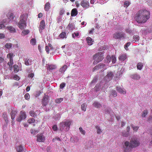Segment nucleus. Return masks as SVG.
Returning <instances> with one entry per match:
<instances>
[{
  "label": "nucleus",
  "mask_w": 152,
  "mask_h": 152,
  "mask_svg": "<svg viewBox=\"0 0 152 152\" xmlns=\"http://www.w3.org/2000/svg\"><path fill=\"white\" fill-rule=\"evenodd\" d=\"M77 11L76 9L74 8L71 11V15L72 16H76L77 14Z\"/></svg>",
  "instance_id": "nucleus-16"
},
{
  "label": "nucleus",
  "mask_w": 152,
  "mask_h": 152,
  "mask_svg": "<svg viewBox=\"0 0 152 152\" xmlns=\"http://www.w3.org/2000/svg\"><path fill=\"white\" fill-rule=\"evenodd\" d=\"M30 43L32 45H35L36 43V41L35 39L34 38L31 39L30 41Z\"/></svg>",
  "instance_id": "nucleus-44"
},
{
  "label": "nucleus",
  "mask_w": 152,
  "mask_h": 152,
  "mask_svg": "<svg viewBox=\"0 0 152 152\" xmlns=\"http://www.w3.org/2000/svg\"><path fill=\"white\" fill-rule=\"evenodd\" d=\"M63 100V98H60L58 99H56L55 100V102L56 103H60Z\"/></svg>",
  "instance_id": "nucleus-32"
},
{
  "label": "nucleus",
  "mask_w": 152,
  "mask_h": 152,
  "mask_svg": "<svg viewBox=\"0 0 152 152\" xmlns=\"http://www.w3.org/2000/svg\"><path fill=\"white\" fill-rule=\"evenodd\" d=\"M50 7V3L49 2H47L45 5L44 9L46 11H48L49 10Z\"/></svg>",
  "instance_id": "nucleus-24"
},
{
  "label": "nucleus",
  "mask_w": 152,
  "mask_h": 152,
  "mask_svg": "<svg viewBox=\"0 0 152 152\" xmlns=\"http://www.w3.org/2000/svg\"><path fill=\"white\" fill-rule=\"evenodd\" d=\"M98 65L99 68V69H101L104 67L105 65L104 64L100 63L98 64Z\"/></svg>",
  "instance_id": "nucleus-53"
},
{
  "label": "nucleus",
  "mask_w": 152,
  "mask_h": 152,
  "mask_svg": "<svg viewBox=\"0 0 152 152\" xmlns=\"http://www.w3.org/2000/svg\"><path fill=\"white\" fill-rule=\"evenodd\" d=\"M132 79L134 80H138L140 79V77L139 75L137 74H134L131 75Z\"/></svg>",
  "instance_id": "nucleus-18"
},
{
  "label": "nucleus",
  "mask_w": 152,
  "mask_h": 152,
  "mask_svg": "<svg viewBox=\"0 0 152 152\" xmlns=\"http://www.w3.org/2000/svg\"><path fill=\"white\" fill-rule=\"evenodd\" d=\"M2 117L5 121H8V118L7 113L5 112H4L2 113Z\"/></svg>",
  "instance_id": "nucleus-27"
},
{
  "label": "nucleus",
  "mask_w": 152,
  "mask_h": 152,
  "mask_svg": "<svg viewBox=\"0 0 152 152\" xmlns=\"http://www.w3.org/2000/svg\"><path fill=\"white\" fill-rule=\"evenodd\" d=\"M87 107V105L86 104H83L81 105V110L84 111H85L86 110Z\"/></svg>",
  "instance_id": "nucleus-29"
},
{
  "label": "nucleus",
  "mask_w": 152,
  "mask_h": 152,
  "mask_svg": "<svg viewBox=\"0 0 152 152\" xmlns=\"http://www.w3.org/2000/svg\"><path fill=\"white\" fill-rule=\"evenodd\" d=\"M104 52H99L96 53L93 56V58L95 59L97 58V59L94 61L93 62V64L95 65L97 63L101 61L104 58L103 55Z\"/></svg>",
  "instance_id": "nucleus-3"
},
{
  "label": "nucleus",
  "mask_w": 152,
  "mask_h": 152,
  "mask_svg": "<svg viewBox=\"0 0 152 152\" xmlns=\"http://www.w3.org/2000/svg\"><path fill=\"white\" fill-rule=\"evenodd\" d=\"M96 128L97 129V133L98 134H99L101 133L102 131L100 129L99 127L98 126H96Z\"/></svg>",
  "instance_id": "nucleus-47"
},
{
  "label": "nucleus",
  "mask_w": 152,
  "mask_h": 152,
  "mask_svg": "<svg viewBox=\"0 0 152 152\" xmlns=\"http://www.w3.org/2000/svg\"><path fill=\"white\" fill-rule=\"evenodd\" d=\"M113 76L114 75L112 72H108L107 75L104 77V80L106 81H109L112 79Z\"/></svg>",
  "instance_id": "nucleus-6"
},
{
  "label": "nucleus",
  "mask_w": 152,
  "mask_h": 152,
  "mask_svg": "<svg viewBox=\"0 0 152 152\" xmlns=\"http://www.w3.org/2000/svg\"><path fill=\"white\" fill-rule=\"evenodd\" d=\"M125 35V33L122 32H117L113 34V37L115 39H120L122 38H124Z\"/></svg>",
  "instance_id": "nucleus-8"
},
{
  "label": "nucleus",
  "mask_w": 152,
  "mask_h": 152,
  "mask_svg": "<svg viewBox=\"0 0 152 152\" xmlns=\"http://www.w3.org/2000/svg\"><path fill=\"white\" fill-rule=\"evenodd\" d=\"M5 26L4 25V24H0V29H2V28H5Z\"/></svg>",
  "instance_id": "nucleus-63"
},
{
  "label": "nucleus",
  "mask_w": 152,
  "mask_h": 152,
  "mask_svg": "<svg viewBox=\"0 0 152 152\" xmlns=\"http://www.w3.org/2000/svg\"><path fill=\"white\" fill-rule=\"evenodd\" d=\"M132 128L133 130L135 131H137L139 128V127L138 126H134L133 125H132Z\"/></svg>",
  "instance_id": "nucleus-51"
},
{
  "label": "nucleus",
  "mask_w": 152,
  "mask_h": 152,
  "mask_svg": "<svg viewBox=\"0 0 152 152\" xmlns=\"http://www.w3.org/2000/svg\"><path fill=\"white\" fill-rule=\"evenodd\" d=\"M14 71L15 72H18L19 70V67L17 65H15L13 66Z\"/></svg>",
  "instance_id": "nucleus-28"
},
{
  "label": "nucleus",
  "mask_w": 152,
  "mask_h": 152,
  "mask_svg": "<svg viewBox=\"0 0 152 152\" xmlns=\"http://www.w3.org/2000/svg\"><path fill=\"white\" fill-rule=\"evenodd\" d=\"M52 129L54 131H57L58 129L57 125H54L52 127Z\"/></svg>",
  "instance_id": "nucleus-59"
},
{
  "label": "nucleus",
  "mask_w": 152,
  "mask_h": 152,
  "mask_svg": "<svg viewBox=\"0 0 152 152\" xmlns=\"http://www.w3.org/2000/svg\"><path fill=\"white\" fill-rule=\"evenodd\" d=\"M45 23L44 20H42L40 22L39 27V31L40 32V30L42 31L45 29Z\"/></svg>",
  "instance_id": "nucleus-11"
},
{
  "label": "nucleus",
  "mask_w": 152,
  "mask_h": 152,
  "mask_svg": "<svg viewBox=\"0 0 152 152\" xmlns=\"http://www.w3.org/2000/svg\"><path fill=\"white\" fill-rule=\"evenodd\" d=\"M17 112L16 111L12 110L11 113L10 115L11 116V118L12 120H14L15 118L16 114L17 113Z\"/></svg>",
  "instance_id": "nucleus-25"
},
{
  "label": "nucleus",
  "mask_w": 152,
  "mask_h": 152,
  "mask_svg": "<svg viewBox=\"0 0 152 152\" xmlns=\"http://www.w3.org/2000/svg\"><path fill=\"white\" fill-rule=\"evenodd\" d=\"M93 105L94 107L97 108H100L102 107L101 104L100 103L96 102H95L94 103Z\"/></svg>",
  "instance_id": "nucleus-21"
},
{
  "label": "nucleus",
  "mask_w": 152,
  "mask_h": 152,
  "mask_svg": "<svg viewBox=\"0 0 152 152\" xmlns=\"http://www.w3.org/2000/svg\"><path fill=\"white\" fill-rule=\"evenodd\" d=\"M143 66V64L142 63L140 62L137 65V68L138 69L141 70Z\"/></svg>",
  "instance_id": "nucleus-23"
},
{
  "label": "nucleus",
  "mask_w": 152,
  "mask_h": 152,
  "mask_svg": "<svg viewBox=\"0 0 152 152\" xmlns=\"http://www.w3.org/2000/svg\"><path fill=\"white\" fill-rule=\"evenodd\" d=\"M29 30H24L22 32V35H26L29 33Z\"/></svg>",
  "instance_id": "nucleus-35"
},
{
  "label": "nucleus",
  "mask_w": 152,
  "mask_h": 152,
  "mask_svg": "<svg viewBox=\"0 0 152 152\" xmlns=\"http://www.w3.org/2000/svg\"><path fill=\"white\" fill-rule=\"evenodd\" d=\"M150 15L149 12L147 10L141 9L136 14L134 17V19L138 23H145L149 18Z\"/></svg>",
  "instance_id": "nucleus-1"
},
{
  "label": "nucleus",
  "mask_w": 152,
  "mask_h": 152,
  "mask_svg": "<svg viewBox=\"0 0 152 152\" xmlns=\"http://www.w3.org/2000/svg\"><path fill=\"white\" fill-rule=\"evenodd\" d=\"M100 87V84H97L94 87V89L96 91H97L99 90Z\"/></svg>",
  "instance_id": "nucleus-37"
},
{
  "label": "nucleus",
  "mask_w": 152,
  "mask_h": 152,
  "mask_svg": "<svg viewBox=\"0 0 152 152\" xmlns=\"http://www.w3.org/2000/svg\"><path fill=\"white\" fill-rule=\"evenodd\" d=\"M140 144V142L137 138H132L130 143L129 141H126L124 143L125 146L124 147V152H129L130 150V148L136 147Z\"/></svg>",
  "instance_id": "nucleus-2"
},
{
  "label": "nucleus",
  "mask_w": 152,
  "mask_h": 152,
  "mask_svg": "<svg viewBox=\"0 0 152 152\" xmlns=\"http://www.w3.org/2000/svg\"><path fill=\"white\" fill-rule=\"evenodd\" d=\"M69 30H72L74 28L73 25L72 24L69 23L67 27Z\"/></svg>",
  "instance_id": "nucleus-30"
},
{
  "label": "nucleus",
  "mask_w": 152,
  "mask_h": 152,
  "mask_svg": "<svg viewBox=\"0 0 152 152\" xmlns=\"http://www.w3.org/2000/svg\"><path fill=\"white\" fill-rule=\"evenodd\" d=\"M24 18L23 16L20 17V20L18 24V27L21 30L23 29L26 26V23L24 19Z\"/></svg>",
  "instance_id": "nucleus-5"
},
{
  "label": "nucleus",
  "mask_w": 152,
  "mask_h": 152,
  "mask_svg": "<svg viewBox=\"0 0 152 152\" xmlns=\"http://www.w3.org/2000/svg\"><path fill=\"white\" fill-rule=\"evenodd\" d=\"M99 69V68L98 66L97 65L92 70L93 72H94L96 70H98Z\"/></svg>",
  "instance_id": "nucleus-57"
},
{
  "label": "nucleus",
  "mask_w": 152,
  "mask_h": 152,
  "mask_svg": "<svg viewBox=\"0 0 152 152\" xmlns=\"http://www.w3.org/2000/svg\"><path fill=\"white\" fill-rule=\"evenodd\" d=\"M13 78L15 80H18L20 79L19 77L17 75H15L13 76Z\"/></svg>",
  "instance_id": "nucleus-54"
},
{
  "label": "nucleus",
  "mask_w": 152,
  "mask_h": 152,
  "mask_svg": "<svg viewBox=\"0 0 152 152\" xmlns=\"http://www.w3.org/2000/svg\"><path fill=\"white\" fill-rule=\"evenodd\" d=\"M79 130L81 134L84 135H85L86 132L81 127H80L79 128Z\"/></svg>",
  "instance_id": "nucleus-40"
},
{
  "label": "nucleus",
  "mask_w": 152,
  "mask_h": 152,
  "mask_svg": "<svg viewBox=\"0 0 152 152\" xmlns=\"http://www.w3.org/2000/svg\"><path fill=\"white\" fill-rule=\"evenodd\" d=\"M67 68V66L66 65H64L59 69V72L61 73H64Z\"/></svg>",
  "instance_id": "nucleus-14"
},
{
  "label": "nucleus",
  "mask_w": 152,
  "mask_h": 152,
  "mask_svg": "<svg viewBox=\"0 0 152 152\" xmlns=\"http://www.w3.org/2000/svg\"><path fill=\"white\" fill-rule=\"evenodd\" d=\"M44 140V137H43L42 135L41 134H38L37 139V141L39 142H43Z\"/></svg>",
  "instance_id": "nucleus-13"
},
{
  "label": "nucleus",
  "mask_w": 152,
  "mask_h": 152,
  "mask_svg": "<svg viewBox=\"0 0 152 152\" xmlns=\"http://www.w3.org/2000/svg\"><path fill=\"white\" fill-rule=\"evenodd\" d=\"M13 54L12 53H10L8 54L7 55V58H9L10 59H13Z\"/></svg>",
  "instance_id": "nucleus-45"
},
{
  "label": "nucleus",
  "mask_w": 152,
  "mask_h": 152,
  "mask_svg": "<svg viewBox=\"0 0 152 152\" xmlns=\"http://www.w3.org/2000/svg\"><path fill=\"white\" fill-rule=\"evenodd\" d=\"M116 90L122 94H125L126 93V91L124 90L120 87H116Z\"/></svg>",
  "instance_id": "nucleus-15"
},
{
  "label": "nucleus",
  "mask_w": 152,
  "mask_h": 152,
  "mask_svg": "<svg viewBox=\"0 0 152 152\" xmlns=\"http://www.w3.org/2000/svg\"><path fill=\"white\" fill-rule=\"evenodd\" d=\"M133 38L134 40V42H137L139 40L140 37L138 35H134L133 37Z\"/></svg>",
  "instance_id": "nucleus-34"
},
{
  "label": "nucleus",
  "mask_w": 152,
  "mask_h": 152,
  "mask_svg": "<svg viewBox=\"0 0 152 152\" xmlns=\"http://www.w3.org/2000/svg\"><path fill=\"white\" fill-rule=\"evenodd\" d=\"M5 37V35L3 34L0 33V39L4 38Z\"/></svg>",
  "instance_id": "nucleus-62"
},
{
  "label": "nucleus",
  "mask_w": 152,
  "mask_h": 152,
  "mask_svg": "<svg viewBox=\"0 0 152 152\" xmlns=\"http://www.w3.org/2000/svg\"><path fill=\"white\" fill-rule=\"evenodd\" d=\"M106 59H107V62H110L111 60L110 56H107L106 57Z\"/></svg>",
  "instance_id": "nucleus-55"
},
{
  "label": "nucleus",
  "mask_w": 152,
  "mask_h": 152,
  "mask_svg": "<svg viewBox=\"0 0 152 152\" xmlns=\"http://www.w3.org/2000/svg\"><path fill=\"white\" fill-rule=\"evenodd\" d=\"M48 96L47 95L43 97L42 103V106H46L48 103Z\"/></svg>",
  "instance_id": "nucleus-9"
},
{
  "label": "nucleus",
  "mask_w": 152,
  "mask_h": 152,
  "mask_svg": "<svg viewBox=\"0 0 152 152\" xmlns=\"http://www.w3.org/2000/svg\"><path fill=\"white\" fill-rule=\"evenodd\" d=\"M29 114L30 115L34 117L37 116V114L34 111L31 110L29 112Z\"/></svg>",
  "instance_id": "nucleus-31"
},
{
  "label": "nucleus",
  "mask_w": 152,
  "mask_h": 152,
  "mask_svg": "<svg viewBox=\"0 0 152 152\" xmlns=\"http://www.w3.org/2000/svg\"><path fill=\"white\" fill-rule=\"evenodd\" d=\"M16 151L17 152H22L24 150L23 148L21 145H20L16 148Z\"/></svg>",
  "instance_id": "nucleus-17"
},
{
  "label": "nucleus",
  "mask_w": 152,
  "mask_h": 152,
  "mask_svg": "<svg viewBox=\"0 0 152 152\" xmlns=\"http://www.w3.org/2000/svg\"><path fill=\"white\" fill-rule=\"evenodd\" d=\"M56 140L59 141H61V139L59 137H56L55 138H53V139L52 141L53 142H55Z\"/></svg>",
  "instance_id": "nucleus-61"
},
{
  "label": "nucleus",
  "mask_w": 152,
  "mask_h": 152,
  "mask_svg": "<svg viewBox=\"0 0 152 152\" xmlns=\"http://www.w3.org/2000/svg\"><path fill=\"white\" fill-rule=\"evenodd\" d=\"M26 118V115L25 112L21 111L20 112L19 116L18 117L16 120L17 121L20 122L22 120L25 119Z\"/></svg>",
  "instance_id": "nucleus-7"
},
{
  "label": "nucleus",
  "mask_w": 152,
  "mask_h": 152,
  "mask_svg": "<svg viewBox=\"0 0 152 152\" xmlns=\"http://www.w3.org/2000/svg\"><path fill=\"white\" fill-rule=\"evenodd\" d=\"M112 59V62L113 63H115L116 61V59L115 56H112L111 57Z\"/></svg>",
  "instance_id": "nucleus-56"
},
{
  "label": "nucleus",
  "mask_w": 152,
  "mask_h": 152,
  "mask_svg": "<svg viewBox=\"0 0 152 152\" xmlns=\"http://www.w3.org/2000/svg\"><path fill=\"white\" fill-rule=\"evenodd\" d=\"M8 17L9 19L10 20H12L14 18L15 16L12 13H10L9 15H8Z\"/></svg>",
  "instance_id": "nucleus-36"
},
{
  "label": "nucleus",
  "mask_w": 152,
  "mask_h": 152,
  "mask_svg": "<svg viewBox=\"0 0 152 152\" xmlns=\"http://www.w3.org/2000/svg\"><path fill=\"white\" fill-rule=\"evenodd\" d=\"M122 135L124 137H127L129 135V133L127 132H123L122 133Z\"/></svg>",
  "instance_id": "nucleus-48"
},
{
  "label": "nucleus",
  "mask_w": 152,
  "mask_h": 152,
  "mask_svg": "<svg viewBox=\"0 0 152 152\" xmlns=\"http://www.w3.org/2000/svg\"><path fill=\"white\" fill-rule=\"evenodd\" d=\"M24 64L26 66H29L31 64L32 62V60L30 58H27L25 59Z\"/></svg>",
  "instance_id": "nucleus-12"
},
{
  "label": "nucleus",
  "mask_w": 152,
  "mask_h": 152,
  "mask_svg": "<svg viewBox=\"0 0 152 152\" xmlns=\"http://www.w3.org/2000/svg\"><path fill=\"white\" fill-rule=\"evenodd\" d=\"M65 83H62L60 85V86H59L60 88L61 89L65 87Z\"/></svg>",
  "instance_id": "nucleus-58"
},
{
  "label": "nucleus",
  "mask_w": 152,
  "mask_h": 152,
  "mask_svg": "<svg viewBox=\"0 0 152 152\" xmlns=\"http://www.w3.org/2000/svg\"><path fill=\"white\" fill-rule=\"evenodd\" d=\"M127 58L125 54L121 55L118 57L119 60L121 61H124Z\"/></svg>",
  "instance_id": "nucleus-20"
},
{
  "label": "nucleus",
  "mask_w": 152,
  "mask_h": 152,
  "mask_svg": "<svg viewBox=\"0 0 152 152\" xmlns=\"http://www.w3.org/2000/svg\"><path fill=\"white\" fill-rule=\"evenodd\" d=\"M148 111L146 110H144L142 113V117H145L146 115H147L148 113Z\"/></svg>",
  "instance_id": "nucleus-46"
},
{
  "label": "nucleus",
  "mask_w": 152,
  "mask_h": 152,
  "mask_svg": "<svg viewBox=\"0 0 152 152\" xmlns=\"http://www.w3.org/2000/svg\"><path fill=\"white\" fill-rule=\"evenodd\" d=\"M130 2L128 1H125L124 3V7H127L129 5Z\"/></svg>",
  "instance_id": "nucleus-41"
},
{
  "label": "nucleus",
  "mask_w": 152,
  "mask_h": 152,
  "mask_svg": "<svg viewBox=\"0 0 152 152\" xmlns=\"http://www.w3.org/2000/svg\"><path fill=\"white\" fill-rule=\"evenodd\" d=\"M24 97L27 100L29 99L30 98V95L28 93L24 95Z\"/></svg>",
  "instance_id": "nucleus-52"
},
{
  "label": "nucleus",
  "mask_w": 152,
  "mask_h": 152,
  "mask_svg": "<svg viewBox=\"0 0 152 152\" xmlns=\"http://www.w3.org/2000/svg\"><path fill=\"white\" fill-rule=\"evenodd\" d=\"M34 76V74L33 73H31L30 74L28 75V77H31V78H32Z\"/></svg>",
  "instance_id": "nucleus-64"
},
{
  "label": "nucleus",
  "mask_w": 152,
  "mask_h": 152,
  "mask_svg": "<svg viewBox=\"0 0 152 152\" xmlns=\"http://www.w3.org/2000/svg\"><path fill=\"white\" fill-rule=\"evenodd\" d=\"M12 46V44L11 43H7L5 45V47L8 49H9L11 48Z\"/></svg>",
  "instance_id": "nucleus-38"
},
{
  "label": "nucleus",
  "mask_w": 152,
  "mask_h": 152,
  "mask_svg": "<svg viewBox=\"0 0 152 152\" xmlns=\"http://www.w3.org/2000/svg\"><path fill=\"white\" fill-rule=\"evenodd\" d=\"M131 44V43L130 42H129L126 43L124 46L125 49L126 50H128V47H129Z\"/></svg>",
  "instance_id": "nucleus-43"
},
{
  "label": "nucleus",
  "mask_w": 152,
  "mask_h": 152,
  "mask_svg": "<svg viewBox=\"0 0 152 152\" xmlns=\"http://www.w3.org/2000/svg\"><path fill=\"white\" fill-rule=\"evenodd\" d=\"M48 69L50 70H53L55 69L56 68V66L55 65H50L48 67Z\"/></svg>",
  "instance_id": "nucleus-39"
},
{
  "label": "nucleus",
  "mask_w": 152,
  "mask_h": 152,
  "mask_svg": "<svg viewBox=\"0 0 152 152\" xmlns=\"http://www.w3.org/2000/svg\"><path fill=\"white\" fill-rule=\"evenodd\" d=\"M6 28L9 30L11 33H14L16 32L15 29L11 26H7Z\"/></svg>",
  "instance_id": "nucleus-19"
},
{
  "label": "nucleus",
  "mask_w": 152,
  "mask_h": 152,
  "mask_svg": "<svg viewBox=\"0 0 152 152\" xmlns=\"http://www.w3.org/2000/svg\"><path fill=\"white\" fill-rule=\"evenodd\" d=\"M71 122H72L70 121H66L60 123V130L62 131L66 127V130L68 131L69 129L70 126Z\"/></svg>",
  "instance_id": "nucleus-4"
},
{
  "label": "nucleus",
  "mask_w": 152,
  "mask_h": 152,
  "mask_svg": "<svg viewBox=\"0 0 152 152\" xmlns=\"http://www.w3.org/2000/svg\"><path fill=\"white\" fill-rule=\"evenodd\" d=\"M60 38L62 39H64L66 37V34L65 32H62L59 35Z\"/></svg>",
  "instance_id": "nucleus-26"
},
{
  "label": "nucleus",
  "mask_w": 152,
  "mask_h": 152,
  "mask_svg": "<svg viewBox=\"0 0 152 152\" xmlns=\"http://www.w3.org/2000/svg\"><path fill=\"white\" fill-rule=\"evenodd\" d=\"M35 121V120L33 118H30L27 121L28 122L29 124H32L34 123Z\"/></svg>",
  "instance_id": "nucleus-33"
},
{
  "label": "nucleus",
  "mask_w": 152,
  "mask_h": 152,
  "mask_svg": "<svg viewBox=\"0 0 152 152\" xmlns=\"http://www.w3.org/2000/svg\"><path fill=\"white\" fill-rule=\"evenodd\" d=\"M64 12L65 11L64 9H61V10H60L59 12L60 15H62L64 14Z\"/></svg>",
  "instance_id": "nucleus-60"
},
{
  "label": "nucleus",
  "mask_w": 152,
  "mask_h": 152,
  "mask_svg": "<svg viewBox=\"0 0 152 152\" xmlns=\"http://www.w3.org/2000/svg\"><path fill=\"white\" fill-rule=\"evenodd\" d=\"M111 94L114 97H116L117 96V93L115 90H113L111 91Z\"/></svg>",
  "instance_id": "nucleus-49"
},
{
  "label": "nucleus",
  "mask_w": 152,
  "mask_h": 152,
  "mask_svg": "<svg viewBox=\"0 0 152 152\" xmlns=\"http://www.w3.org/2000/svg\"><path fill=\"white\" fill-rule=\"evenodd\" d=\"M13 59H10V61L8 62L7 64L10 66H12L13 64Z\"/></svg>",
  "instance_id": "nucleus-42"
},
{
  "label": "nucleus",
  "mask_w": 152,
  "mask_h": 152,
  "mask_svg": "<svg viewBox=\"0 0 152 152\" xmlns=\"http://www.w3.org/2000/svg\"><path fill=\"white\" fill-rule=\"evenodd\" d=\"M86 40L88 45H91L93 44V41L91 37H87Z\"/></svg>",
  "instance_id": "nucleus-22"
},
{
  "label": "nucleus",
  "mask_w": 152,
  "mask_h": 152,
  "mask_svg": "<svg viewBox=\"0 0 152 152\" xmlns=\"http://www.w3.org/2000/svg\"><path fill=\"white\" fill-rule=\"evenodd\" d=\"M79 35V33L77 32H74L73 34H72V37L74 38L75 37H77Z\"/></svg>",
  "instance_id": "nucleus-50"
},
{
  "label": "nucleus",
  "mask_w": 152,
  "mask_h": 152,
  "mask_svg": "<svg viewBox=\"0 0 152 152\" xmlns=\"http://www.w3.org/2000/svg\"><path fill=\"white\" fill-rule=\"evenodd\" d=\"M81 5L84 8H88L89 7V3L88 1L86 0H83L81 1Z\"/></svg>",
  "instance_id": "nucleus-10"
}]
</instances>
